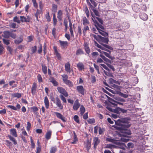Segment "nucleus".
I'll list each match as a JSON object with an SVG mask.
<instances>
[{
    "label": "nucleus",
    "mask_w": 153,
    "mask_h": 153,
    "mask_svg": "<svg viewBox=\"0 0 153 153\" xmlns=\"http://www.w3.org/2000/svg\"><path fill=\"white\" fill-rule=\"evenodd\" d=\"M53 25L55 26L57 24V20L55 14L54 13L53 15Z\"/></svg>",
    "instance_id": "obj_37"
},
{
    "label": "nucleus",
    "mask_w": 153,
    "mask_h": 153,
    "mask_svg": "<svg viewBox=\"0 0 153 153\" xmlns=\"http://www.w3.org/2000/svg\"><path fill=\"white\" fill-rule=\"evenodd\" d=\"M109 82L111 84H113V83H114L117 84L119 85H120V82L118 81H116L112 78H110L109 80Z\"/></svg>",
    "instance_id": "obj_27"
},
{
    "label": "nucleus",
    "mask_w": 153,
    "mask_h": 153,
    "mask_svg": "<svg viewBox=\"0 0 153 153\" xmlns=\"http://www.w3.org/2000/svg\"><path fill=\"white\" fill-rule=\"evenodd\" d=\"M114 102H116L117 104L123 105V103L125 102V100L122 98H118L117 101Z\"/></svg>",
    "instance_id": "obj_11"
},
{
    "label": "nucleus",
    "mask_w": 153,
    "mask_h": 153,
    "mask_svg": "<svg viewBox=\"0 0 153 153\" xmlns=\"http://www.w3.org/2000/svg\"><path fill=\"white\" fill-rule=\"evenodd\" d=\"M44 102L45 105H49L48 100L47 97H45Z\"/></svg>",
    "instance_id": "obj_57"
},
{
    "label": "nucleus",
    "mask_w": 153,
    "mask_h": 153,
    "mask_svg": "<svg viewBox=\"0 0 153 153\" xmlns=\"http://www.w3.org/2000/svg\"><path fill=\"white\" fill-rule=\"evenodd\" d=\"M12 96L14 97H17V98H19L21 97V95L20 93H15L13 94Z\"/></svg>",
    "instance_id": "obj_43"
},
{
    "label": "nucleus",
    "mask_w": 153,
    "mask_h": 153,
    "mask_svg": "<svg viewBox=\"0 0 153 153\" xmlns=\"http://www.w3.org/2000/svg\"><path fill=\"white\" fill-rule=\"evenodd\" d=\"M62 11L61 10H59L58 12L57 17L59 21H61L62 20Z\"/></svg>",
    "instance_id": "obj_12"
},
{
    "label": "nucleus",
    "mask_w": 153,
    "mask_h": 153,
    "mask_svg": "<svg viewBox=\"0 0 153 153\" xmlns=\"http://www.w3.org/2000/svg\"><path fill=\"white\" fill-rule=\"evenodd\" d=\"M100 140L97 137H94L93 138V145H94V148L96 149L97 145L100 143Z\"/></svg>",
    "instance_id": "obj_6"
},
{
    "label": "nucleus",
    "mask_w": 153,
    "mask_h": 153,
    "mask_svg": "<svg viewBox=\"0 0 153 153\" xmlns=\"http://www.w3.org/2000/svg\"><path fill=\"white\" fill-rule=\"evenodd\" d=\"M97 30H98L99 32L101 34L104 36L105 37L108 36V34L107 33L101 30L98 27H97Z\"/></svg>",
    "instance_id": "obj_18"
},
{
    "label": "nucleus",
    "mask_w": 153,
    "mask_h": 153,
    "mask_svg": "<svg viewBox=\"0 0 153 153\" xmlns=\"http://www.w3.org/2000/svg\"><path fill=\"white\" fill-rule=\"evenodd\" d=\"M23 40V38L22 36H20L19 37V39H17L15 40L14 41V42L16 44H18L19 43H21V42H22Z\"/></svg>",
    "instance_id": "obj_32"
},
{
    "label": "nucleus",
    "mask_w": 153,
    "mask_h": 153,
    "mask_svg": "<svg viewBox=\"0 0 153 153\" xmlns=\"http://www.w3.org/2000/svg\"><path fill=\"white\" fill-rule=\"evenodd\" d=\"M2 40L3 43L7 45H8L10 44V40L9 39H6L4 38H3L2 39Z\"/></svg>",
    "instance_id": "obj_45"
},
{
    "label": "nucleus",
    "mask_w": 153,
    "mask_h": 153,
    "mask_svg": "<svg viewBox=\"0 0 153 153\" xmlns=\"http://www.w3.org/2000/svg\"><path fill=\"white\" fill-rule=\"evenodd\" d=\"M91 141L89 140H88L86 143V148L88 152L91 148Z\"/></svg>",
    "instance_id": "obj_20"
},
{
    "label": "nucleus",
    "mask_w": 153,
    "mask_h": 153,
    "mask_svg": "<svg viewBox=\"0 0 153 153\" xmlns=\"http://www.w3.org/2000/svg\"><path fill=\"white\" fill-rule=\"evenodd\" d=\"M117 145L120 146H121L120 148L123 150H124L125 149V147H126V145L124 143L118 142L117 143Z\"/></svg>",
    "instance_id": "obj_28"
},
{
    "label": "nucleus",
    "mask_w": 153,
    "mask_h": 153,
    "mask_svg": "<svg viewBox=\"0 0 153 153\" xmlns=\"http://www.w3.org/2000/svg\"><path fill=\"white\" fill-rule=\"evenodd\" d=\"M57 150V148L56 146L52 147L50 149V153H55Z\"/></svg>",
    "instance_id": "obj_29"
},
{
    "label": "nucleus",
    "mask_w": 153,
    "mask_h": 153,
    "mask_svg": "<svg viewBox=\"0 0 153 153\" xmlns=\"http://www.w3.org/2000/svg\"><path fill=\"white\" fill-rule=\"evenodd\" d=\"M30 140L31 142V148L32 149H34L35 148V144L33 140L32 137H30Z\"/></svg>",
    "instance_id": "obj_46"
},
{
    "label": "nucleus",
    "mask_w": 153,
    "mask_h": 153,
    "mask_svg": "<svg viewBox=\"0 0 153 153\" xmlns=\"http://www.w3.org/2000/svg\"><path fill=\"white\" fill-rule=\"evenodd\" d=\"M102 53H103L107 57L111 59H113L112 57L110 55L111 54V52H110L109 53H107L105 52L102 51Z\"/></svg>",
    "instance_id": "obj_34"
},
{
    "label": "nucleus",
    "mask_w": 153,
    "mask_h": 153,
    "mask_svg": "<svg viewBox=\"0 0 153 153\" xmlns=\"http://www.w3.org/2000/svg\"><path fill=\"white\" fill-rule=\"evenodd\" d=\"M120 140L122 141L127 142L129 141V139H126L123 137H121Z\"/></svg>",
    "instance_id": "obj_62"
},
{
    "label": "nucleus",
    "mask_w": 153,
    "mask_h": 153,
    "mask_svg": "<svg viewBox=\"0 0 153 153\" xmlns=\"http://www.w3.org/2000/svg\"><path fill=\"white\" fill-rule=\"evenodd\" d=\"M89 124H92L94 123L95 122V120L94 118L89 119L87 120Z\"/></svg>",
    "instance_id": "obj_51"
},
{
    "label": "nucleus",
    "mask_w": 153,
    "mask_h": 153,
    "mask_svg": "<svg viewBox=\"0 0 153 153\" xmlns=\"http://www.w3.org/2000/svg\"><path fill=\"white\" fill-rule=\"evenodd\" d=\"M7 107L14 110H17L21 108L20 106H7Z\"/></svg>",
    "instance_id": "obj_22"
},
{
    "label": "nucleus",
    "mask_w": 153,
    "mask_h": 153,
    "mask_svg": "<svg viewBox=\"0 0 153 153\" xmlns=\"http://www.w3.org/2000/svg\"><path fill=\"white\" fill-rule=\"evenodd\" d=\"M62 76L63 78V81L64 82V80H67L68 77V76L66 74H64L61 75Z\"/></svg>",
    "instance_id": "obj_58"
},
{
    "label": "nucleus",
    "mask_w": 153,
    "mask_h": 153,
    "mask_svg": "<svg viewBox=\"0 0 153 153\" xmlns=\"http://www.w3.org/2000/svg\"><path fill=\"white\" fill-rule=\"evenodd\" d=\"M77 67L79 71H82L84 68V64L81 62H79L77 64Z\"/></svg>",
    "instance_id": "obj_19"
},
{
    "label": "nucleus",
    "mask_w": 153,
    "mask_h": 153,
    "mask_svg": "<svg viewBox=\"0 0 153 153\" xmlns=\"http://www.w3.org/2000/svg\"><path fill=\"white\" fill-rule=\"evenodd\" d=\"M89 30V28L88 26H85L83 28V34L85 35V32L87 30Z\"/></svg>",
    "instance_id": "obj_55"
},
{
    "label": "nucleus",
    "mask_w": 153,
    "mask_h": 153,
    "mask_svg": "<svg viewBox=\"0 0 153 153\" xmlns=\"http://www.w3.org/2000/svg\"><path fill=\"white\" fill-rule=\"evenodd\" d=\"M105 131V130L103 128H101L100 127L99 130V133L100 134H102L103 132Z\"/></svg>",
    "instance_id": "obj_61"
},
{
    "label": "nucleus",
    "mask_w": 153,
    "mask_h": 153,
    "mask_svg": "<svg viewBox=\"0 0 153 153\" xmlns=\"http://www.w3.org/2000/svg\"><path fill=\"white\" fill-rule=\"evenodd\" d=\"M127 146L129 149L131 148H132L134 147V144L131 142L127 144Z\"/></svg>",
    "instance_id": "obj_56"
},
{
    "label": "nucleus",
    "mask_w": 153,
    "mask_h": 153,
    "mask_svg": "<svg viewBox=\"0 0 153 153\" xmlns=\"http://www.w3.org/2000/svg\"><path fill=\"white\" fill-rule=\"evenodd\" d=\"M90 7H91L92 9V10H93L94 13L97 16H100V14L99 12L98 11L95 9H94V8H93V6L92 5H91L90 3Z\"/></svg>",
    "instance_id": "obj_26"
},
{
    "label": "nucleus",
    "mask_w": 153,
    "mask_h": 153,
    "mask_svg": "<svg viewBox=\"0 0 153 153\" xmlns=\"http://www.w3.org/2000/svg\"><path fill=\"white\" fill-rule=\"evenodd\" d=\"M27 126L26 127V129L27 130L29 131H30L31 126V123H30L29 122H28L27 123Z\"/></svg>",
    "instance_id": "obj_50"
},
{
    "label": "nucleus",
    "mask_w": 153,
    "mask_h": 153,
    "mask_svg": "<svg viewBox=\"0 0 153 153\" xmlns=\"http://www.w3.org/2000/svg\"><path fill=\"white\" fill-rule=\"evenodd\" d=\"M13 21L14 22H16L18 23H20V21L18 19V18L17 16H16L13 18Z\"/></svg>",
    "instance_id": "obj_52"
},
{
    "label": "nucleus",
    "mask_w": 153,
    "mask_h": 153,
    "mask_svg": "<svg viewBox=\"0 0 153 153\" xmlns=\"http://www.w3.org/2000/svg\"><path fill=\"white\" fill-rule=\"evenodd\" d=\"M114 145L111 144H106L105 147V148L112 149L114 148Z\"/></svg>",
    "instance_id": "obj_48"
},
{
    "label": "nucleus",
    "mask_w": 153,
    "mask_h": 153,
    "mask_svg": "<svg viewBox=\"0 0 153 153\" xmlns=\"http://www.w3.org/2000/svg\"><path fill=\"white\" fill-rule=\"evenodd\" d=\"M85 108L83 106H81L80 108V112L81 115H83L84 113H85Z\"/></svg>",
    "instance_id": "obj_35"
},
{
    "label": "nucleus",
    "mask_w": 153,
    "mask_h": 153,
    "mask_svg": "<svg viewBox=\"0 0 153 153\" xmlns=\"http://www.w3.org/2000/svg\"><path fill=\"white\" fill-rule=\"evenodd\" d=\"M60 97L62 100L65 103L66 102V99L65 97H63V96L61 94L60 95Z\"/></svg>",
    "instance_id": "obj_64"
},
{
    "label": "nucleus",
    "mask_w": 153,
    "mask_h": 153,
    "mask_svg": "<svg viewBox=\"0 0 153 153\" xmlns=\"http://www.w3.org/2000/svg\"><path fill=\"white\" fill-rule=\"evenodd\" d=\"M141 18L143 20H146L148 19L147 15L145 13H143L140 15Z\"/></svg>",
    "instance_id": "obj_39"
},
{
    "label": "nucleus",
    "mask_w": 153,
    "mask_h": 153,
    "mask_svg": "<svg viewBox=\"0 0 153 153\" xmlns=\"http://www.w3.org/2000/svg\"><path fill=\"white\" fill-rule=\"evenodd\" d=\"M115 126H114V127L116 126H121L122 123L121 122V120H118L117 121H115Z\"/></svg>",
    "instance_id": "obj_38"
},
{
    "label": "nucleus",
    "mask_w": 153,
    "mask_h": 153,
    "mask_svg": "<svg viewBox=\"0 0 153 153\" xmlns=\"http://www.w3.org/2000/svg\"><path fill=\"white\" fill-rule=\"evenodd\" d=\"M20 18L21 21L22 22H29L30 20V18L29 16H27V17L20 16Z\"/></svg>",
    "instance_id": "obj_8"
},
{
    "label": "nucleus",
    "mask_w": 153,
    "mask_h": 153,
    "mask_svg": "<svg viewBox=\"0 0 153 153\" xmlns=\"http://www.w3.org/2000/svg\"><path fill=\"white\" fill-rule=\"evenodd\" d=\"M84 46L85 50L87 54H89L90 52V49L88 47V45L86 43L84 44Z\"/></svg>",
    "instance_id": "obj_23"
},
{
    "label": "nucleus",
    "mask_w": 153,
    "mask_h": 153,
    "mask_svg": "<svg viewBox=\"0 0 153 153\" xmlns=\"http://www.w3.org/2000/svg\"><path fill=\"white\" fill-rule=\"evenodd\" d=\"M57 89L59 92L63 94L65 97H66L68 96V94L67 93L65 90L63 88L59 87H57Z\"/></svg>",
    "instance_id": "obj_3"
},
{
    "label": "nucleus",
    "mask_w": 153,
    "mask_h": 153,
    "mask_svg": "<svg viewBox=\"0 0 153 153\" xmlns=\"http://www.w3.org/2000/svg\"><path fill=\"white\" fill-rule=\"evenodd\" d=\"M37 90V85L35 82L33 84L31 88V93L33 95H34L36 93Z\"/></svg>",
    "instance_id": "obj_7"
},
{
    "label": "nucleus",
    "mask_w": 153,
    "mask_h": 153,
    "mask_svg": "<svg viewBox=\"0 0 153 153\" xmlns=\"http://www.w3.org/2000/svg\"><path fill=\"white\" fill-rule=\"evenodd\" d=\"M82 23L84 25H86L87 24H89V22L85 17H83L82 20Z\"/></svg>",
    "instance_id": "obj_33"
},
{
    "label": "nucleus",
    "mask_w": 153,
    "mask_h": 153,
    "mask_svg": "<svg viewBox=\"0 0 153 153\" xmlns=\"http://www.w3.org/2000/svg\"><path fill=\"white\" fill-rule=\"evenodd\" d=\"M59 42L61 45V46L64 48L67 46L68 42L67 41H63L59 40Z\"/></svg>",
    "instance_id": "obj_30"
},
{
    "label": "nucleus",
    "mask_w": 153,
    "mask_h": 153,
    "mask_svg": "<svg viewBox=\"0 0 153 153\" xmlns=\"http://www.w3.org/2000/svg\"><path fill=\"white\" fill-rule=\"evenodd\" d=\"M84 52L82 50L79 48L76 50V55L77 56L81 54H84Z\"/></svg>",
    "instance_id": "obj_31"
},
{
    "label": "nucleus",
    "mask_w": 153,
    "mask_h": 153,
    "mask_svg": "<svg viewBox=\"0 0 153 153\" xmlns=\"http://www.w3.org/2000/svg\"><path fill=\"white\" fill-rule=\"evenodd\" d=\"M131 126L130 123H122L121 126H116L115 128L119 130H126L127 128H129Z\"/></svg>",
    "instance_id": "obj_2"
},
{
    "label": "nucleus",
    "mask_w": 153,
    "mask_h": 153,
    "mask_svg": "<svg viewBox=\"0 0 153 153\" xmlns=\"http://www.w3.org/2000/svg\"><path fill=\"white\" fill-rule=\"evenodd\" d=\"M106 140L107 141L115 143H116V142L117 141L116 140L110 138H106Z\"/></svg>",
    "instance_id": "obj_41"
},
{
    "label": "nucleus",
    "mask_w": 153,
    "mask_h": 153,
    "mask_svg": "<svg viewBox=\"0 0 153 153\" xmlns=\"http://www.w3.org/2000/svg\"><path fill=\"white\" fill-rule=\"evenodd\" d=\"M37 79L38 81L40 82H42V78L41 75L40 74H39L37 76Z\"/></svg>",
    "instance_id": "obj_59"
},
{
    "label": "nucleus",
    "mask_w": 153,
    "mask_h": 153,
    "mask_svg": "<svg viewBox=\"0 0 153 153\" xmlns=\"http://www.w3.org/2000/svg\"><path fill=\"white\" fill-rule=\"evenodd\" d=\"M65 68L66 71L69 73L71 72L70 65L69 62H68L65 64Z\"/></svg>",
    "instance_id": "obj_15"
},
{
    "label": "nucleus",
    "mask_w": 153,
    "mask_h": 153,
    "mask_svg": "<svg viewBox=\"0 0 153 153\" xmlns=\"http://www.w3.org/2000/svg\"><path fill=\"white\" fill-rule=\"evenodd\" d=\"M131 119L129 117H126L121 120V122L122 123H130L128 121H130Z\"/></svg>",
    "instance_id": "obj_24"
},
{
    "label": "nucleus",
    "mask_w": 153,
    "mask_h": 153,
    "mask_svg": "<svg viewBox=\"0 0 153 153\" xmlns=\"http://www.w3.org/2000/svg\"><path fill=\"white\" fill-rule=\"evenodd\" d=\"M77 89L78 92L83 95L84 94V90L83 87L82 85L78 86L76 87Z\"/></svg>",
    "instance_id": "obj_9"
},
{
    "label": "nucleus",
    "mask_w": 153,
    "mask_h": 153,
    "mask_svg": "<svg viewBox=\"0 0 153 153\" xmlns=\"http://www.w3.org/2000/svg\"><path fill=\"white\" fill-rule=\"evenodd\" d=\"M66 85H68L69 87H71L73 86L72 82L69 80H64V82Z\"/></svg>",
    "instance_id": "obj_25"
},
{
    "label": "nucleus",
    "mask_w": 153,
    "mask_h": 153,
    "mask_svg": "<svg viewBox=\"0 0 153 153\" xmlns=\"http://www.w3.org/2000/svg\"><path fill=\"white\" fill-rule=\"evenodd\" d=\"M119 95L122 97L126 98L128 97V95L126 94H123L121 92L119 93Z\"/></svg>",
    "instance_id": "obj_53"
},
{
    "label": "nucleus",
    "mask_w": 153,
    "mask_h": 153,
    "mask_svg": "<svg viewBox=\"0 0 153 153\" xmlns=\"http://www.w3.org/2000/svg\"><path fill=\"white\" fill-rule=\"evenodd\" d=\"M102 45L100 48L102 50H105L106 48L109 49L110 50H112L113 48L112 47L110 46L104 44H101Z\"/></svg>",
    "instance_id": "obj_13"
},
{
    "label": "nucleus",
    "mask_w": 153,
    "mask_h": 153,
    "mask_svg": "<svg viewBox=\"0 0 153 153\" xmlns=\"http://www.w3.org/2000/svg\"><path fill=\"white\" fill-rule=\"evenodd\" d=\"M74 120L77 123H79V121L78 116L77 115H75L74 117Z\"/></svg>",
    "instance_id": "obj_47"
},
{
    "label": "nucleus",
    "mask_w": 153,
    "mask_h": 153,
    "mask_svg": "<svg viewBox=\"0 0 153 153\" xmlns=\"http://www.w3.org/2000/svg\"><path fill=\"white\" fill-rule=\"evenodd\" d=\"M92 36L93 37L98 41L99 40V38L100 37V35H96L93 34Z\"/></svg>",
    "instance_id": "obj_60"
},
{
    "label": "nucleus",
    "mask_w": 153,
    "mask_h": 153,
    "mask_svg": "<svg viewBox=\"0 0 153 153\" xmlns=\"http://www.w3.org/2000/svg\"><path fill=\"white\" fill-rule=\"evenodd\" d=\"M52 132L51 131L48 130L46 133L45 135V137L47 140L50 139L52 135Z\"/></svg>",
    "instance_id": "obj_10"
},
{
    "label": "nucleus",
    "mask_w": 153,
    "mask_h": 153,
    "mask_svg": "<svg viewBox=\"0 0 153 153\" xmlns=\"http://www.w3.org/2000/svg\"><path fill=\"white\" fill-rule=\"evenodd\" d=\"M16 24L15 23H13L10 25V26L13 28H17L16 27Z\"/></svg>",
    "instance_id": "obj_63"
},
{
    "label": "nucleus",
    "mask_w": 153,
    "mask_h": 153,
    "mask_svg": "<svg viewBox=\"0 0 153 153\" xmlns=\"http://www.w3.org/2000/svg\"><path fill=\"white\" fill-rule=\"evenodd\" d=\"M15 81L13 80L12 81H10L9 83L10 86H12V88H14L16 87L17 85V84H14L13 85H12L14 83H15Z\"/></svg>",
    "instance_id": "obj_42"
},
{
    "label": "nucleus",
    "mask_w": 153,
    "mask_h": 153,
    "mask_svg": "<svg viewBox=\"0 0 153 153\" xmlns=\"http://www.w3.org/2000/svg\"><path fill=\"white\" fill-rule=\"evenodd\" d=\"M92 19L93 21L96 24V25H95L97 29V27H98L99 28L101 29L102 30H103L104 29V27L103 26L99 24L97 21L96 20L94 21V19L93 18H92Z\"/></svg>",
    "instance_id": "obj_17"
},
{
    "label": "nucleus",
    "mask_w": 153,
    "mask_h": 153,
    "mask_svg": "<svg viewBox=\"0 0 153 153\" xmlns=\"http://www.w3.org/2000/svg\"><path fill=\"white\" fill-rule=\"evenodd\" d=\"M47 66L45 65H42V70L45 74H46L47 73Z\"/></svg>",
    "instance_id": "obj_40"
},
{
    "label": "nucleus",
    "mask_w": 153,
    "mask_h": 153,
    "mask_svg": "<svg viewBox=\"0 0 153 153\" xmlns=\"http://www.w3.org/2000/svg\"><path fill=\"white\" fill-rule=\"evenodd\" d=\"M111 106H107L106 108L110 111L117 114H119L121 112L125 113H126L127 112L126 110L120 108L119 107L115 108V109L112 108L111 107Z\"/></svg>",
    "instance_id": "obj_1"
},
{
    "label": "nucleus",
    "mask_w": 153,
    "mask_h": 153,
    "mask_svg": "<svg viewBox=\"0 0 153 153\" xmlns=\"http://www.w3.org/2000/svg\"><path fill=\"white\" fill-rule=\"evenodd\" d=\"M108 41L109 40L107 38L102 37L100 36L98 42L101 44H103V42L108 44Z\"/></svg>",
    "instance_id": "obj_5"
},
{
    "label": "nucleus",
    "mask_w": 153,
    "mask_h": 153,
    "mask_svg": "<svg viewBox=\"0 0 153 153\" xmlns=\"http://www.w3.org/2000/svg\"><path fill=\"white\" fill-rule=\"evenodd\" d=\"M49 12L47 13L46 15V18L47 19V20L48 22H50L51 20V18L49 16Z\"/></svg>",
    "instance_id": "obj_54"
},
{
    "label": "nucleus",
    "mask_w": 153,
    "mask_h": 153,
    "mask_svg": "<svg viewBox=\"0 0 153 153\" xmlns=\"http://www.w3.org/2000/svg\"><path fill=\"white\" fill-rule=\"evenodd\" d=\"M10 32L9 31H4L3 32V34L2 35V36L4 38L8 39L10 37Z\"/></svg>",
    "instance_id": "obj_14"
},
{
    "label": "nucleus",
    "mask_w": 153,
    "mask_h": 153,
    "mask_svg": "<svg viewBox=\"0 0 153 153\" xmlns=\"http://www.w3.org/2000/svg\"><path fill=\"white\" fill-rule=\"evenodd\" d=\"M55 54L57 58L59 59H60L61 56L60 54L58 52L56 49H55Z\"/></svg>",
    "instance_id": "obj_44"
},
{
    "label": "nucleus",
    "mask_w": 153,
    "mask_h": 153,
    "mask_svg": "<svg viewBox=\"0 0 153 153\" xmlns=\"http://www.w3.org/2000/svg\"><path fill=\"white\" fill-rule=\"evenodd\" d=\"M8 137L10 139V140L13 142V143L14 145H16L17 144V143L15 138L13 137H12L10 135H8Z\"/></svg>",
    "instance_id": "obj_21"
},
{
    "label": "nucleus",
    "mask_w": 153,
    "mask_h": 153,
    "mask_svg": "<svg viewBox=\"0 0 153 153\" xmlns=\"http://www.w3.org/2000/svg\"><path fill=\"white\" fill-rule=\"evenodd\" d=\"M10 133L12 135L15 137H17V134L16 129L12 128L10 129Z\"/></svg>",
    "instance_id": "obj_16"
},
{
    "label": "nucleus",
    "mask_w": 153,
    "mask_h": 153,
    "mask_svg": "<svg viewBox=\"0 0 153 153\" xmlns=\"http://www.w3.org/2000/svg\"><path fill=\"white\" fill-rule=\"evenodd\" d=\"M57 6L55 4H53L52 7V11L55 13L57 11Z\"/></svg>",
    "instance_id": "obj_36"
},
{
    "label": "nucleus",
    "mask_w": 153,
    "mask_h": 153,
    "mask_svg": "<svg viewBox=\"0 0 153 153\" xmlns=\"http://www.w3.org/2000/svg\"><path fill=\"white\" fill-rule=\"evenodd\" d=\"M54 113L57 118L61 120L63 122L66 121V118L61 113L57 112H55Z\"/></svg>",
    "instance_id": "obj_4"
},
{
    "label": "nucleus",
    "mask_w": 153,
    "mask_h": 153,
    "mask_svg": "<svg viewBox=\"0 0 153 153\" xmlns=\"http://www.w3.org/2000/svg\"><path fill=\"white\" fill-rule=\"evenodd\" d=\"M56 104L57 105H61L60 101L58 97H56L55 99Z\"/></svg>",
    "instance_id": "obj_49"
}]
</instances>
